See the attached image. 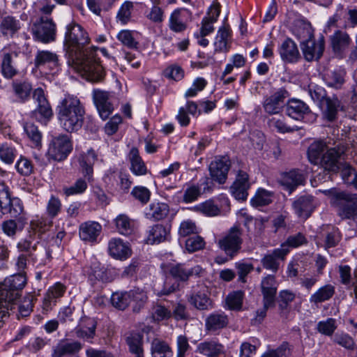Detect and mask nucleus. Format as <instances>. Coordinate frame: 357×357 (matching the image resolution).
Wrapping results in <instances>:
<instances>
[{
	"mask_svg": "<svg viewBox=\"0 0 357 357\" xmlns=\"http://www.w3.org/2000/svg\"><path fill=\"white\" fill-rule=\"evenodd\" d=\"M3 214H8L11 218H21L20 215L24 211L22 201L17 197L12 198L8 204L1 208Z\"/></svg>",
	"mask_w": 357,
	"mask_h": 357,
	"instance_id": "c03bdc74",
	"label": "nucleus"
},
{
	"mask_svg": "<svg viewBox=\"0 0 357 357\" xmlns=\"http://www.w3.org/2000/svg\"><path fill=\"white\" fill-rule=\"evenodd\" d=\"M102 229L97 222H86L79 227V236L82 241L93 242L96 240Z\"/></svg>",
	"mask_w": 357,
	"mask_h": 357,
	"instance_id": "bb28decb",
	"label": "nucleus"
},
{
	"mask_svg": "<svg viewBox=\"0 0 357 357\" xmlns=\"http://www.w3.org/2000/svg\"><path fill=\"white\" fill-rule=\"evenodd\" d=\"M292 32L301 42H305L314 38L311 24L303 20H296L294 22Z\"/></svg>",
	"mask_w": 357,
	"mask_h": 357,
	"instance_id": "473e14b6",
	"label": "nucleus"
},
{
	"mask_svg": "<svg viewBox=\"0 0 357 357\" xmlns=\"http://www.w3.org/2000/svg\"><path fill=\"white\" fill-rule=\"evenodd\" d=\"M250 188L248 175L246 172L240 171L237 177L230 188L231 195L237 200L244 201L248 195V190Z\"/></svg>",
	"mask_w": 357,
	"mask_h": 357,
	"instance_id": "a211bd4d",
	"label": "nucleus"
},
{
	"mask_svg": "<svg viewBox=\"0 0 357 357\" xmlns=\"http://www.w3.org/2000/svg\"><path fill=\"white\" fill-rule=\"evenodd\" d=\"M11 86L13 93L19 102H24L29 98L32 91V86L30 82L26 80H15Z\"/></svg>",
	"mask_w": 357,
	"mask_h": 357,
	"instance_id": "72a5a7b5",
	"label": "nucleus"
},
{
	"mask_svg": "<svg viewBox=\"0 0 357 357\" xmlns=\"http://www.w3.org/2000/svg\"><path fill=\"white\" fill-rule=\"evenodd\" d=\"M331 44L335 53H340L347 49L351 43L349 34L343 31L337 30L331 36Z\"/></svg>",
	"mask_w": 357,
	"mask_h": 357,
	"instance_id": "2f4dec72",
	"label": "nucleus"
},
{
	"mask_svg": "<svg viewBox=\"0 0 357 357\" xmlns=\"http://www.w3.org/2000/svg\"><path fill=\"white\" fill-rule=\"evenodd\" d=\"M231 33L229 27L222 26L220 27L217 33V36L215 41V51H225L227 52L229 48L227 47L228 40L230 37Z\"/></svg>",
	"mask_w": 357,
	"mask_h": 357,
	"instance_id": "de8ad7c7",
	"label": "nucleus"
},
{
	"mask_svg": "<svg viewBox=\"0 0 357 357\" xmlns=\"http://www.w3.org/2000/svg\"><path fill=\"white\" fill-rule=\"evenodd\" d=\"M97 160V155L94 151L89 150L87 153L81 155L79 161L82 169L83 174L90 180L93 174V165Z\"/></svg>",
	"mask_w": 357,
	"mask_h": 357,
	"instance_id": "58836bf2",
	"label": "nucleus"
},
{
	"mask_svg": "<svg viewBox=\"0 0 357 357\" xmlns=\"http://www.w3.org/2000/svg\"><path fill=\"white\" fill-rule=\"evenodd\" d=\"M304 181L303 174L300 171L294 169L289 172L282 173L279 183L291 193L298 185H303Z\"/></svg>",
	"mask_w": 357,
	"mask_h": 357,
	"instance_id": "5701e85b",
	"label": "nucleus"
},
{
	"mask_svg": "<svg viewBox=\"0 0 357 357\" xmlns=\"http://www.w3.org/2000/svg\"><path fill=\"white\" fill-rule=\"evenodd\" d=\"M93 99L100 118L107 119L113 112V106L109 100V93L99 89L93 91Z\"/></svg>",
	"mask_w": 357,
	"mask_h": 357,
	"instance_id": "ddd939ff",
	"label": "nucleus"
},
{
	"mask_svg": "<svg viewBox=\"0 0 357 357\" xmlns=\"http://www.w3.org/2000/svg\"><path fill=\"white\" fill-rule=\"evenodd\" d=\"M219 12L216 11L215 15L213 17H205L202 20V26L199 34L202 36H206L214 31L213 24L218 20Z\"/></svg>",
	"mask_w": 357,
	"mask_h": 357,
	"instance_id": "680f3d73",
	"label": "nucleus"
},
{
	"mask_svg": "<svg viewBox=\"0 0 357 357\" xmlns=\"http://www.w3.org/2000/svg\"><path fill=\"white\" fill-rule=\"evenodd\" d=\"M151 195L150 190L144 186H135L131 191V195L144 205L149 202Z\"/></svg>",
	"mask_w": 357,
	"mask_h": 357,
	"instance_id": "e2e57ef3",
	"label": "nucleus"
},
{
	"mask_svg": "<svg viewBox=\"0 0 357 357\" xmlns=\"http://www.w3.org/2000/svg\"><path fill=\"white\" fill-rule=\"evenodd\" d=\"M89 41L88 33L79 24L72 22L67 25L64 48L70 57L73 68L86 80L98 82L103 79L105 73L96 58L98 48H85Z\"/></svg>",
	"mask_w": 357,
	"mask_h": 357,
	"instance_id": "f257e3e1",
	"label": "nucleus"
},
{
	"mask_svg": "<svg viewBox=\"0 0 357 357\" xmlns=\"http://www.w3.org/2000/svg\"><path fill=\"white\" fill-rule=\"evenodd\" d=\"M39 242L38 241L34 239L31 236L21 240L17 243V248L20 252H26L28 257L31 259L34 260L37 255L35 254L36 252L38 250Z\"/></svg>",
	"mask_w": 357,
	"mask_h": 357,
	"instance_id": "a19ab883",
	"label": "nucleus"
},
{
	"mask_svg": "<svg viewBox=\"0 0 357 357\" xmlns=\"http://www.w3.org/2000/svg\"><path fill=\"white\" fill-rule=\"evenodd\" d=\"M320 106L322 109L324 119L329 122H333L337 119L339 110H345L344 106L336 96H328Z\"/></svg>",
	"mask_w": 357,
	"mask_h": 357,
	"instance_id": "4468645a",
	"label": "nucleus"
},
{
	"mask_svg": "<svg viewBox=\"0 0 357 357\" xmlns=\"http://www.w3.org/2000/svg\"><path fill=\"white\" fill-rule=\"evenodd\" d=\"M289 96L284 89H280L275 93L266 98L263 103L265 112L269 114H278L284 106V100Z\"/></svg>",
	"mask_w": 357,
	"mask_h": 357,
	"instance_id": "9d476101",
	"label": "nucleus"
},
{
	"mask_svg": "<svg viewBox=\"0 0 357 357\" xmlns=\"http://www.w3.org/2000/svg\"><path fill=\"white\" fill-rule=\"evenodd\" d=\"M242 243V231L237 226L230 228L228 232L218 242L220 248L231 257L238 253L241 248Z\"/></svg>",
	"mask_w": 357,
	"mask_h": 357,
	"instance_id": "39448f33",
	"label": "nucleus"
},
{
	"mask_svg": "<svg viewBox=\"0 0 357 357\" xmlns=\"http://www.w3.org/2000/svg\"><path fill=\"white\" fill-rule=\"evenodd\" d=\"M243 293L236 291L229 294L226 298V303L230 310L241 309L243 303Z\"/></svg>",
	"mask_w": 357,
	"mask_h": 357,
	"instance_id": "0e129e2a",
	"label": "nucleus"
},
{
	"mask_svg": "<svg viewBox=\"0 0 357 357\" xmlns=\"http://www.w3.org/2000/svg\"><path fill=\"white\" fill-rule=\"evenodd\" d=\"M82 348V345L77 341H61L53 349L52 357H63L67 355L75 354Z\"/></svg>",
	"mask_w": 357,
	"mask_h": 357,
	"instance_id": "a878e982",
	"label": "nucleus"
},
{
	"mask_svg": "<svg viewBox=\"0 0 357 357\" xmlns=\"http://www.w3.org/2000/svg\"><path fill=\"white\" fill-rule=\"evenodd\" d=\"M279 54L282 60L287 63H296L301 59L296 44L290 38L282 42L279 47Z\"/></svg>",
	"mask_w": 357,
	"mask_h": 357,
	"instance_id": "6ab92c4d",
	"label": "nucleus"
},
{
	"mask_svg": "<svg viewBox=\"0 0 357 357\" xmlns=\"http://www.w3.org/2000/svg\"><path fill=\"white\" fill-rule=\"evenodd\" d=\"M129 160L130 162V170L135 175L142 176L146 174V167L139 156V151L137 148L131 149L129 153Z\"/></svg>",
	"mask_w": 357,
	"mask_h": 357,
	"instance_id": "e433bc0d",
	"label": "nucleus"
},
{
	"mask_svg": "<svg viewBox=\"0 0 357 357\" xmlns=\"http://www.w3.org/2000/svg\"><path fill=\"white\" fill-rule=\"evenodd\" d=\"M308 94L314 102H318L319 105L328 97L326 90L322 86L313 83L308 85Z\"/></svg>",
	"mask_w": 357,
	"mask_h": 357,
	"instance_id": "4d7b16f0",
	"label": "nucleus"
},
{
	"mask_svg": "<svg viewBox=\"0 0 357 357\" xmlns=\"http://www.w3.org/2000/svg\"><path fill=\"white\" fill-rule=\"evenodd\" d=\"M289 252V249L286 245H281L280 248L275 249L261 259L263 267L273 273H276L279 269L280 261L284 259Z\"/></svg>",
	"mask_w": 357,
	"mask_h": 357,
	"instance_id": "9b49d317",
	"label": "nucleus"
},
{
	"mask_svg": "<svg viewBox=\"0 0 357 357\" xmlns=\"http://www.w3.org/2000/svg\"><path fill=\"white\" fill-rule=\"evenodd\" d=\"M33 99L37 102V107L32 111L31 117L39 122H47L52 117L53 111L41 88L34 90Z\"/></svg>",
	"mask_w": 357,
	"mask_h": 357,
	"instance_id": "0eeeda50",
	"label": "nucleus"
},
{
	"mask_svg": "<svg viewBox=\"0 0 357 357\" xmlns=\"http://www.w3.org/2000/svg\"><path fill=\"white\" fill-rule=\"evenodd\" d=\"M261 290L263 296V303H265L266 305H274L278 284L273 275H268L262 279Z\"/></svg>",
	"mask_w": 357,
	"mask_h": 357,
	"instance_id": "dca6fc26",
	"label": "nucleus"
},
{
	"mask_svg": "<svg viewBox=\"0 0 357 357\" xmlns=\"http://www.w3.org/2000/svg\"><path fill=\"white\" fill-rule=\"evenodd\" d=\"M223 351V345L213 340L202 342L197 347V351L207 357H218Z\"/></svg>",
	"mask_w": 357,
	"mask_h": 357,
	"instance_id": "f704fd0d",
	"label": "nucleus"
},
{
	"mask_svg": "<svg viewBox=\"0 0 357 357\" xmlns=\"http://www.w3.org/2000/svg\"><path fill=\"white\" fill-rule=\"evenodd\" d=\"M289 354V344L284 342L275 349L268 350L261 357H287Z\"/></svg>",
	"mask_w": 357,
	"mask_h": 357,
	"instance_id": "774afa93",
	"label": "nucleus"
},
{
	"mask_svg": "<svg viewBox=\"0 0 357 357\" xmlns=\"http://www.w3.org/2000/svg\"><path fill=\"white\" fill-rule=\"evenodd\" d=\"M186 14H188V10L181 8H177L171 13L169 27L172 31L180 33L186 29L187 24L185 22Z\"/></svg>",
	"mask_w": 357,
	"mask_h": 357,
	"instance_id": "c85d7f7f",
	"label": "nucleus"
},
{
	"mask_svg": "<svg viewBox=\"0 0 357 357\" xmlns=\"http://www.w3.org/2000/svg\"><path fill=\"white\" fill-rule=\"evenodd\" d=\"M301 48L306 61L318 60L322 56L324 50V40L321 38L315 41L314 38H312L305 42H301Z\"/></svg>",
	"mask_w": 357,
	"mask_h": 357,
	"instance_id": "1a4fd4ad",
	"label": "nucleus"
},
{
	"mask_svg": "<svg viewBox=\"0 0 357 357\" xmlns=\"http://www.w3.org/2000/svg\"><path fill=\"white\" fill-rule=\"evenodd\" d=\"M273 193L265 189H259L255 197L251 199L252 206L255 207L264 206L273 202Z\"/></svg>",
	"mask_w": 357,
	"mask_h": 357,
	"instance_id": "8fccbe9b",
	"label": "nucleus"
},
{
	"mask_svg": "<svg viewBox=\"0 0 357 357\" xmlns=\"http://www.w3.org/2000/svg\"><path fill=\"white\" fill-rule=\"evenodd\" d=\"M340 153L334 148L327 149L320 158L319 165H321L326 170L335 172L340 169Z\"/></svg>",
	"mask_w": 357,
	"mask_h": 357,
	"instance_id": "393cba45",
	"label": "nucleus"
},
{
	"mask_svg": "<svg viewBox=\"0 0 357 357\" xmlns=\"http://www.w3.org/2000/svg\"><path fill=\"white\" fill-rule=\"evenodd\" d=\"M170 229L162 225H153L148 231L146 243L149 244L160 243L168 239Z\"/></svg>",
	"mask_w": 357,
	"mask_h": 357,
	"instance_id": "7c9ffc66",
	"label": "nucleus"
},
{
	"mask_svg": "<svg viewBox=\"0 0 357 357\" xmlns=\"http://www.w3.org/2000/svg\"><path fill=\"white\" fill-rule=\"evenodd\" d=\"M335 289L331 284H326L319 288L311 295L310 302L317 304L329 300L334 294Z\"/></svg>",
	"mask_w": 357,
	"mask_h": 357,
	"instance_id": "a18cd8bd",
	"label": "nucleus"
},
{
	"mask_svg": "<svg viewBox=\"0 0 357 357\" xmlns=\"http://www.w3.org/2000/svg\"><path fill=\"white\" fill-rule=\"evenodd\" d=\"M31 31L35 40L48 43L55 40L56 25L52 20L41 17L39 21L33 24Z\"/></svg>",
	"mask_w": 357,
	"mask_h": 357,
	"instance_id": "423d86ee",
	"label": "nucleus"
},
{
	"mask_svg": "<svg viewBox=\"0 0 357 357\" xmlns=\"http://www.w3.org/2000/svg\"><path fill=\"white\" fill-rule=\"evenodd\" d=\"M56 112L61 127L66 132H77L82 127L85 109L77 96L65 94L59 101Z\"/></svg>",
	"mask_w": 357,
	"mask_h": 357,
	"instance_id": "f03ea898",
	"label": "nucleus"
},
{
	"mask_svg": "<svg viewBox=\"0 0 357 357\" xmlns=\"http://www.w3.org/2000/svg\"><path fill=\"white\" fill-rule=\"evenodd\" d=\"M151 351L153 357H172L173 356V351L169 344L159 339H154L152 341Z\"/></svg>",
	"mask_w": 357,
	"mask_h": 357,
	"instance_id": "37998d69",
	"label": "nucleus"
},
{
	"mask_svg": "<svg viewBox=\"0 0 357 357\" xmlns=\"http://www.w3.org/2000/svg\"><path fill=\"white\" fill-rule=\"evenodd\" d=\"M230 167L229 160L226 157L216 158L209 165L211 178L219 183H224Z\"/></svg>",
	"mask_w": 357,
	"mask_h": 357,
	"instance_id": "f8f14e48",
	"label": "nucleus"
},
{
	"mask_svg": "<svg viewBox=\"0 0 357 357\" xmlns=\"http://www.w3.org/2000/svg\"><path fill=\"white\" fill-rule=\"evenodd\" d=\"M287 114L296 120H302L305 115L311 113L308 105L299 99H291L286 105Z\"/></svg>",
	"mask_w": 357,
	"mask_h": 357,
	"instance_id": "412c9836",
	"label": "nucleus"
},
{
	"mask_svg": "<svg viewBox=\"0 0 357 357\" xmlns=\"http://www.w3.org/2000/svg\"><path fill=\"white\" fill-rule=\"evenodd\" d=\"M1 70L3 76L6 79H12L18 73L17 69L13 63L12 55L4 53L2 56Z\"/></svg>",
	"mask_w": 357,
	"mask_h": 357,
	"instance_id": "49530a36",
	"label": "nucleus"
},
{
	"mask_svg": "<svg viewBox=\"0 0 357 357\" xmlns=\"http://www.w3.org/2000/svg\"><path fill=\"white\" fill-rule=\"evenodd\" d=\"M202 271L200 266L187 268L184 264H171L167 266L166 272L178 281H186L190 275H199Z\"/></svg>",
	"mask_w": 357,
	"mask_h": 357,
	"instance_id": "2eb2a0df",
	"label": "nucleus"
},
{
	"mask_svg": "<svg viewBox=\"0 0 357 357\" xmlns=\"http://www.w3.org/2000/svg\"><path fill=\"white\" fill-rule=\"evenodd\" d=\"M108 252L113 258L120 260L126 259L131 255V250L128 245L119 238L109 240Z\"/></svg>",
	"mask_w": 357,
	"mask_h": 357,
	"instance_id": "aec40b11",
	"label": "nucleus"
},
{
	"mask_svg": "<svg viewBox=\"0 0 357 357\" xmlns=\"http://www.w3.org/2000/svg\"><path fill=\"white\" fill-rule=\"evenodd\" d=\"M20 28V21L10 15L3 17L0 24V30L3 36H13Z\"/></svg>",
	"mask_w": 357,
	"mask_h": 357,
	"instance_id": "ea45409f",
	"label": "nucleus"
},
{
	"mask_svg": "<svg viewBox=\"0 0 357 357\" xmlns=\"http://www.w3.org/2000/svg\"><path fill=\"white\" fill-rule=\"evenodd\" d=\"M62 204L60 199L52 195L46 206V213L50 219L56 217L61 211Z\"/></svg>",
	"mask_w": 357,
	"mask_h": 357,
	"instance_id": "bf43d9fd",
	"label": "nucleus"
},
{
	"mask_svg": "<svg viewBox=\"0 0 357 357\" xmlns=\"http://www.w3.org/2000/svg\"><path fill=\"white\" fill-rule=\"evenodd\" d=\"M72 151V144L69 137L61 135L52 139L47 151L50 158L61 161L67 158Z\"/></svg>",
	"mask_w": 357,
	"mask_h": 357,
	"instance_id": "6e6552de",
	"label": "nucleus"
},
{
	"mask_svg": "<svg viewBox=\"0 0 357 357\" xmlns=\"http://www.w3.org/2000/svg\"><path fill=\"white\" fill-rule=\"evenodd\" d=\"M346 72L342 69H337L328 72L324 81L328 87L340 89L345 82Z\"/></svg>",
	"mask_w": 357,
	"mask_h": 357,
	"instance_id": "4c0bfd02",
	"label": "nucleus"
},
{
	"mask_svg": "<svg viewBox=\"0 0 357 357\" xmlns=\"http://www.w3.org/2000/svg\"><path fill=\"white\" fill-rule=\"evenodd\" d=\"M196 210L207 216H215L219 214V208L211 200H207L196 206Z\"/></svg>",
	"mask_w": 357,
	"mask_h": 357,
	"instance_id": "69168bd1",
	"label": "nucleus"
},
{
	"mask_svg": "<svg viewBox=\"0 0 357 357\" xmlns=\"http://www.w3.org/2000/svg\"><path fill=\"white\" fill-rule=\"evenodd\" d=\"M116 229L123 235L130 234L133 231L134 223L125 214L119 215L114 220Z\"/></svg>",
	"mask_w": 357,
	"mask_h": 357,
	"instance_id": "09e8293b",
	"label": "nucleus"
},
{
	"mask_svg": "<svg viewBox=\"0 0 357 357\" xmlns=\"http://www.w3.org/2000/svg\"><path fill=\"white\" fill-rule=\"evenodd\" d=\"M336 328V320L333 318H328L326 320L319 321L317 324L318 331L325 335H332Z\"/></svg>",
	"mask_w": 357,
	"mask_h": 357,
	"instance_id": "338daca9",
	"label": "nucleus"
},
{
	"mask_svg": "<svg viewBox=\"0 0 357 357\" xmlns=\"http://www.w3.org/2000/svg\"><path fill=\"white\" fill-rule=\"evenodd\" d=\"M96 323L91 318H86L82 321L78 328L75 329L77 337L91 342L96 334Z\"/></svg>",
	"mask_w": 357,
	"mask_h": 357,
	"instance_id": "c756f323",
	"label": "nucleus"
},
{
	"mask_svg": "<svg viewBox=\"0 0 357 357\" xmlns=\"http://www.w3.org/2000/svg\"><path fill=\"white\" fill-rule=\"evenodd\" d=\"M169 211V206L167 204L153 202L145 209L144 214L146 218L158 221L166 218Z\"/></svg>",
	"mask_w": 357,
	"mask_h": 357,
	"instance_id": "cd10ccee",
	"label": "nucleus"
},
{
	"mask_svg": "<svg viewBox=\"0 0 357 357\" xmlns=\"http://www.w3.org/2000/svg\"><path fill=\"white\" fill-rule=\"evenodd\" d=\"M46 64H52L56 66L58 64L57 55L50 51L42 50L38 51L35 57V65L40 67Z\"/></svg>",
	"mask_w": 357,
	"mask_h": 357,
	"instance_id": "3c124183",
	"label": "nucleus"
},
{
	"mask_svg": "<svg viewBox=\"0 0 357 357\" xmlns=\"http://www.w3.org/2000/svg\"><path fill=\"white\" fill-rule=\"evenodd\" d=\"M164 17L165 11L159 6V3H153L146 13V17L154 24H161L164 20Z\"/></svg>",
	"mask_w": 357,
	"mask_h": 357,
	"instance_id": "13d9d810",
	"label": "nucleus"
},
{
	"mask_svg": "<svg viewBox=\"0 0 357 357\" xmlns=\"http://www.w3.org/2000/svg\"><path fill=\"white\" fill-rule=\"evenodd\" d=\"M27 282L24 273L10 275L0 282V316L3 318L12 310Z\"/></svg>",
	"mask_w": 357,
	"mask_h": 357,
	"instance_id": "7ed1b4c3",
	"label": "nucleus"
},
{
	"mask_svg": "<svg viewBox=\"0 0 357 357\" xmlns=\"http://www.w3.org/2000/svg\"><path fill=\"white\" fill-rule=\"evenodd\" d=\"M90 279L91 280H95L103 283H107L112 282L114 277L110 269L102 266L98 262H95L91 266Z\"/></svg>",
	"mask_w": 357,
	"mask_h": 357,
	"instance_id": "c9c22d12",
	"label": "nucleus"
},
{
	"mask_svg": "<svg viewBox=\"0 0 357 357\" xmlns=\"http://www.w3.org/2000/svg\"><path fill=\"white\" fill-rule=\"evenodd\" d=\"M129 351L135 355L144 354L142 348L143 337L139 333H130L126 338Z\"/></svg>",
	"mask_w": 357,
	"mask_h": 357,
	"instance_id": "603ef678",
	"label": "nucleus"
},
{
	"mask_svg": "<svg viewBox=\"0 0 357 357\" xmlns=\"http://www.w3.org/2000/svg\"><path fill=\"white\" fill-rule=\"evenodd\" d=\"M17 155V151L13 144L3 143L0 145V160L3 162L10 165Z\"/></svg>",
	"mask_w": 357,
	"mask_h": 357,
	"instance_id": "864d4df0",
	"label": "nucleus"
},
{
	"mask_svg": "<svg viewBox=\"0 0 357 357\" xmlns=\"http://www.w3.org/2000/svg\"><path fill=\"white\" fill-rule=\"evenodd\" d=\"M111 303L116 309L123 310L130 303L128 291H116L112 294Z\"/></svg>",
	"mask_w": 357,
	"mask_h": 357,
	"instance_id": "5fc2aeb1",
	"label": "nucleus"
},
{
	"mask_svg": "<svg viewBox=\"0 0 357 357\" xmlns=\"http://www.w3.org/2000/svg\"><path fill=\"white\" fill-rule=\"evenodd\" d=\"M228 324L229 319L225 312H214L206 317L205 330L210 333H214L225 328Z\"/></svg>",
	"mask_w": 357,
	"mask_h": 357,
	"instance_id": "4be33fe9",
	"label": "nucleus"
},
{
	"mask_svg": "<svg viewBox=\"0 0 357 357\" xmlns=\"http://www.w3.org/2000/svg\"><path fill=\"white\" fill-rule=\"evenodd\" d=\"M134 5L132 1H126L120 7L117 15L116 20L121 24H126L131 19L132 12Z\"/></svg>",
	"mask_w": 357,
	"mask_h": 357,
	"instance_id": "6e6d98bb",
	"label": "nucleus"
},
{
	"mask_svg": "<svg viewBox=\"0 0 357 357\" xmlns=\"http://www.w3.org/2000/svg\"><path fill=\"white\" fill-rule=\"evenodd\" d=\"M332 202L342 219H357L356 194L335 190L332 194Z\"/></svg>",
	"mask_w": 357,
	"mask_h": 357,
	"instance_id": "20e7f679",
	"label": "nucleus"
},
{
	"mask_svg": "<svg viewBox=\"0 0 357 357\" xmlns=\"http://www.w3.org/2000/svg\"><path fill=\"white\" fill-rule=\"evenodd\" d=\"M189 301L199 310H207L211 306V301L204 293L198 292L192 295Z\"/></svg>",
	"mask_w": 357,
	"mask_h": 357,
	"instance_id": "052dcab7",
	"label": "nucleus"
},
{
	"mask_svg": "<svg viewBox=\"0 0 357 357\" xmlns=\"http://www.w3.org/2000/svg\"><path fill=\"white\" fill-rule=\"evenodd\" d=\"M292 206L298 217L306 220L315 208V204L312 196L303 195L295 200Z\"/></svg>",
	"mask_w": 357,
	"mask_h": 357,
	"instance_id": "f3484780",
	"label": "nucleus"
},
{
	"mask_svg": "<svg viewBox=\"0 0 357 357\" xmlns=\"http://www.w3.org/2000/svg\"><path fill=\"white\" fill-rule=\"evenodd\" d=\"M326 149V144L323 141H316L312 143L307 150V155L310 162L319 165L320 158Z\"/></svg>",
	"mask_w": 357,
	"mask_h": 357,
	"instance_id": "79ce46f5",
	"label": "nucleus"
},
{
	"mask_svg": "<svg viewBox=\"0 0 357 357\" xmlns=\"http://www.w3.org/2000/svg\"><path fill=\"white\" fill-rule=\"evenodd\" d=\"M36 298L32 293L24 295L21 301L17 300V303L11 311L17 307L16 316L18 319L29 317L33 311Z\"/></svg>",
	"mask_w": 357,
	"mask_h": 357,
	"instance_id": "b1692460",
	"label": "nucleus"
}]
</instances>
